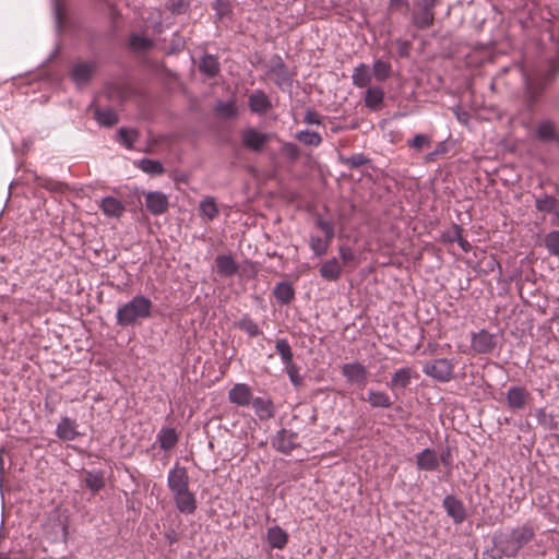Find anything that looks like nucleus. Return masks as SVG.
I'll list each match as a JSON object with an SVG mask.
<instances>
[{
	"label": "nucleus",
	"instance_id": "obj_1",
	"mask_svg": "<svg viewBox=\"0 0 559 559\" xmlns=\"http://www.w3.org/2000/svg\"><path fill=\"white\" fill-rule=\"evenodd\" d=\"M189 485L187 468L176 463L167 473V487L176 510L183 515H191L198 509L197 493L190 489Z\"/></svg>",
	"mask_w": 559,
	"mask_h": 559
},
{
	"label": "nucleus",
	"instance_id": "obj_2",
	"mask_svg": "<svg viewBox=\"0 0 559 559\" xmlns=\"http://www.w3.org/2000/svg\"><path fill=\"white\" fill-rule=\"evenodd\" d=\"M153 307V301L148 297L136 294L117 308L116 323L121 328L134 326L152 317Z\"/></svg>",
	"mask_w": 559,
	"mask_h": 559
},
{
	"label": "nucleus",
	"instance_id": "obj_3",
	"mask_svg": "<svg viewBox=\"0 0 559 559\" xmlns=\"http://www.w3.org/2000/svg\"><path fill=\"white\" fill-rule=\"evenodd\" d=\"M534 535L535 533L533 527L528 524H525L523 526L513 528L508 534L495 536L493 539L500 557L504 556L508 558H514L516 557L520 549L533 539Z\"/></svg>",
	"mask_w": 559,
	"mask_h": 559
},
{
	"label": "nucleus",
	"instance_id": "obj_4",
	"mask_svg": "<svg viewBox=\"0 0 559 559\" xmlns=\"http://www.w3.org/2000/svg\"><path fill=\"white\" fill-rule=\"evenodd\" d=\"M555 73L551 70L534 71L533 73L522 72L524 85V99L531 110L538 100L539 95L546 85L554 80Z\"/></svg>",
	"mask_w": 559,
	"mask_h": 559
},
{
	"label": "nucleus",
	"instance_id": "obj_5",
	"mask_svg": "<svg viewBox=\"0 0 559 559\" xmlns=\"http://www.w3.org/2000/svg\"><path fill=\"white\" fill-rule=\"evenodd\" d=\"M456 365L455 359H449V358H436L429 361H426L423 365V372L440 382V383H447L454 379V368Z\"/></svg>",
	"mask_w": 559,
	"mask_h": 559
},
{
	"label": "nucleus",
	"instance_id": "obj_6",
	"mask_svg": "<svg viewBox=\"0 0 559 559\" xmlns=\"http://www.w3.org/2000/svg\"><path fill=\"white\" fill-rule=\"evenodd\" d=\"M439 0H417L415 7L417 10L412 12L411 23L417 29H427L435 23V9Z\"/></svg>",
	"mask_w": 559,
	"mask_h": 559
},
{
	"label": "nucleus",
	"instance_id": "obj_7",
	"mask_svg": "<svg viewBox=\"0 0 559 559\" xmlns=\"http://www.w3.org/2000/svg\"><path fill=\"white\" fill-rule=\"evenodd\" d=\"M267 75L272 78L273 82L281 91H292L293 78L281 56L274 55L271 58Z\"/></svg>",
	"mask_w": 559,
	"mask_h": 559
},
{
	"label": "nucleus",
	"instance_id": "obj_8",
	"mask_svg": "<svg viewBox=\"0 0 559 559\" xmlns=\"http://www.w3.org/2000/svg\"><path fill=\"white\" fill-rule=\"evenodd\" d=\"M442 508L455 525L462 524L467 518L463 501L455 495H447L442 500Z\"/></svg>",
	"mask_w": 559,
	"mask_h": 559
},
{
	"label": "nucleus",
	"instance_id": "obj_9",
	"mask_svg": "<svg viewBox=\"0 0 559 559\" xmlns=\"http://www.w3.org/2000/svg\"><path fill=\"white\" fill-rule=\"evenodd\" d=\"M497 346V336L483 329L479 332L472 333L471 347L476 354H490Z\"/></svg>",
	"mask_w": 559,
	"mask_h": 559
},
{
	"label": "nucleus",
	"instance_id": "obj_10",
	"mask_svg": "<svg viewBox=\"0 0 559 559\" xmlns=\"http://www.w3.org/2000/svg\"><path fill=\"white\" fill-rule=\"evenodd\" d=\"M272 445L283 454H290L299 445L298 433L283 428L273 437Z\"/></svg>",
	"mask_w": 559,
	"mask_h": 559
},
{
	"label": "nucleus",
	"instance_id": "obj_11",
	"mask_svg": "<svg viewBox=\"0 0 559 559\" xmlns=\"http://www.w3.org/2000/svg\"><path fill=\"white\" fill-rule=\"evenodd\" d=\"M341 372L348 383L356 384L360 388L365 386L368 382V370L358 361L344 364L341 368Z\"/></svg>",
	"mask_w": 559,
	"mask_h": 559
},
{
	"label": "nucleus",
	"instance_id": "obj_12",
	"mask_svg": "<svg viewBox=\"0 0 559 559\" xmlns=\"http://www.w3.org/2000/svg\"><path fill=\"white\" fill-rule=\"evenodd\" d=\"M531 399V393L521 385H511L506 392L507 405L513 412L523 409Z\"/></svg>",
	"mask_w": 559,
	"mask_h": 559
},
{
	"label": "nucleus",
	"instance_id": "obj_13",
	"mask_svg": "<svg viewBox=\"0 0 559 559\" xmlns=\"http://www.w3.org/2000/svg\"><path fill=\"white\" fill-rule=\"evenodd\" d=\"M242 145L253 152H260L269 141V134L255 128H247L240 132Z\"/></svg>",
	"mask_w": 559,
	"mask_h": 559
},
{
	"label": "nucleus",
	"instance_id": "obj_14",
	"mask_svg": "<svg viewBox=\"0 0 559 559\" xmlns=\"http://www.w3.org/2000/svg\"><path fill=\"white\" fill-rule=\"evenodd\" d=\"M146 210L153 215H162L167 212L169 202L165 193L148 191L144 193Z\"/></svg>",
	"mask_w": 559,
	"mask_h": 559
},
{
	"label": "nucleus",
	"instance_id": "obj_15",
	"mask_svg": "<svg viewBox=\"0 0 559 559\" xmlns=\"http://www.w3.org/2000/svg\"><path fill=\"white\" fill-rule=\"evenodd\" d=\"M416 467L421 472H436L439 468V456L435 449L425 448L415 455Z\"/></svg>",
	"mask_w": 559,
	"mask_h": 559
},
{
	"label": "nucleus",
	"instance_id": "obj_16",
	"mask_svg": "<svg viewBox=\"0 0 559 559\" xmlns=\"http://www.w3.org/2000/svg\"><path fill=\"white\" fill-rule=\"evenodd\" d=\"M248 106L251 112L257 115H265L273 108L270 97L262 90H255L249 95Z\"/></svg>",
	"mask_w": 559,
	"mask_h": 559
},
{
	"label": "nucleus",
	"instance_id": "obj_17",
	"mask_svg": "<svg viewBox=\"0 0 559 559\" xmlns=\"http://www.w3.org/2000/svg\"><path fill=\"white\" fill-rule=\"evenodd\" d=\"M98 207L107 218H120L126 212L124 204L111 195L103 198L98 202Z\"/></svg>",
	"mask_w": 559,
	"mask_h": 559
},
{
	"label": "nucleus",
	"instance_id": "obj_18",
	"mask_svg": "<svg viewBox=\"0 0 559 559\" xmlns=\"http://www.w3.org/2000/svg\"><path fill=\"white\" fill-rule=\"evenodd\" d=\"M251 388L247 383H236L228 391V400L230 403L246 407L249 406L252 400Z\"/></svg>",
	"mask_w": 559,
	"mask_h": 559
},
{
	"label": "nucleus",
	"instance_id": "obj_19",
	"mask_svg": "<svg viewBox=\"0 0 559 559\" xmlns=\"http://www.w3.org/2000/svg\"><path fill=\"white\" fill-rule=\"evenodd\" d=\"M80 435L76 421L70 417H62L57 425L56 436L62 441H73Z\"/></svg>",
	"mask_w": 559,
	"mask_h": 559
},
{
	"label": "nucleus",
	"instance_id": "obj_20",
	"mask_svg": "<svg viewBox=\"0 0 559 559\" xmlns=\"http://www.w3.org/2000/svg\"><path fill=\"white\" fill-rule=\"evenodd\" d=\"M255 415L260 420H267L275 414L274 404L270 397L257 396L252 397L251 403Z\"/></svg>",
	"mask_w": 559,
	"mask_h": 559
},
{
	"label": "nucleus",
	"instance_id": "obj_21",
	"mask_svg": "<svg viewBox=\"0 0 559 559\" xmlns=\"http://www.w3.org/2000/svg\"><path fill=\"white\" fill-rule=\"evenodd\" d=\"M215 267L217 274L222 277L234 276L239 270L237 262L230 254H218L215 258Z\"/></svg>",
	"mask_w": 559,
	"mask_h": 559
},
{
	"label": "nucleus",
	"instance_id": "obj_22",
	"mask_svg": "<svg viewBox=\"0 0 559 559\" xmlns=\"http://www.w3.org/2000/svg\"><path fill=\"white\" fill-rule=\"evenodd\" d=\"M289 540V535L281 526L274 525L266 531V542L273 549H284Z\"/></svg>",
	"mask_w": 559,
	"mask_h": 559
},
{
	"label": "nucleus",
	"instance_id": "obj_23",
	"mask_svg": "<svg viewBox=\"0 0 559 559\" xmlns=\"http://www.w3.org/2000/svg\"><path fill=\"white\" fill-rule=\"evenodd\" d=\"M414 372L411 368H400L392 374L391 380L388 383V388L393 392L406 389L411 384Z\"/></svg>",
	"mask_w": 559,
	"mask_h": 559
},
{
	"label": "nucleus",
	"instance_id": "obj_24",
	"mask_svg": "<svg viewBox=\"0 0 559 559\" xmlns=\"http://www.w3.org/2000/svg\"><path fill=\"white\" fill-rule=\"evenodd\" d=\"M342 272V264L335 257L322 263L319 270L320 276L329 282H335L340 280Z\"/></svg>",
	"mask_w": 559,
	"mask_h": 559
},
{
	"label": "nucleus",
	"instance_id": "obj_25",
	"mask_svg": "<svg viewBox=\"0 0 559 559\" xmlns=\"http://www.w3.org/2000/svg\"><path fill=\"white\" fill-rule=\"evenodd\" d=\"M94 71V64L90 62H79L74 64L71 78L78 86L87 84Z\"/></svg>",
	"mask_w": 559,
	"mask_h": 559
},
{
	"label": "nucleus",
	"instance_id": "obj_26",
	"mask_svg": "<svg viewBox=\"0 0 559 559\" xmlns=\"http://www.w3.org/2000/svg\"><path fill=\"white\" fill-rule=\"evenodd\" d=\"M361 400L367 401L372 408H390L392 406L391 397L384 391L368 390L367 396H361Z\"/></svg>",
	"mask_w": 559,
	"mask_h": 559
},
{
	"label": "nucleus",
	"instance_id": "obj_27",
	"mask_svg": "<svg viewBox=\"0 0 559 559\" xmlns=\"http://www.w3.org/2000/svg\"><path fill=\"white\" fill-rule=\"evenodd\" d=\"M199 212L204 223H210L219 214V209L212 197H206L199 204Z\"/></svg>",
	"mask_w": 559,
	"mask_h": 559
},
{
	"label": "nucleus",
	"instance_id": "obj_28",
	"mask_svg": "<svg viewBox=\"0 0 559 559\" xmlns=\"http://www.w3.org/2000/svg\"><path fill=\"white\" fill-rule=\"evenodd\" d=\"M372 80V74L366 63H358L353 71L352 81L353 84L358 88L367 87Z\"/></svg>",
	"mask_w": 559,
	"mask_h": 559
},
{
	"label": "nucleus",
	"instance_id": "obj_29",
	"mask_svg": "<svg viewBox=\"0 0 559 559\" xmlns=\"http://www.w3.org/2000/svg\"><path fill=\"white\" fill-rule=\"evenodd\" d=\"M273 296L281 305H288L295 298V290L290 283L280 282L273 288Z\"/></svg>",
	"mask_w": 559,
	"mask_h": 559
},
{
	"label": "nucleus",
	"instance_id": "obj_30",
	"mask_svg": "<svg viewBox=\"0 0 559 559\" xmlns=\"http://www.w3.org/2000/svg\"><path fill=\"white\" fill-rule=\"evenodd\" d=\"M384 100V91L380 86H369L365 95V106L370 110H377Z\"/></svg>",
	"mask_w": 559,
	"mask_h": 559
},
{
	"label": "nucleus",
	"instance_id": "obj_31",
	"mask_svg": "<svg viewBox=\"0 0 559 559\" xmlns=\"http://www.w3.org/2000/svg\"><path fill=\"white\" fill-rule=\"evenodd\" d=\"M85 486L93 492L96 493L105 487L104 472L100 469H93L85 472L84 478Z\"/></svg>",
	"mask_w": 559,
	"mask_h": 559
},
{
	"label": "nucleus",
	"instance_id": "obj_32",
	"mask_svg": "<svg viewBox=\"0 0 559 559\" xmlns=\"http://www.w3.org/2000/svg\"><path fill=\"white\" fill-rule=\"evenodd\" d=\"M94 119L100 127L110 128L118 122V115L111 108H95Z\"/></svg>",
	"mask_w": 559,
	"mask_h": 559
},
{
	"label": "nucleus",
	"instance_id": "obj_33",
	"mask_svg": "<svg viewBox=\"0 0 559 559\" xmlns=\"http://www.w3.org/2000/svg\"><path fill=\"white\" fill-rule=\"evenodd\" d=\"M199 70L204 75L214 78L219 73L221 66L215 56L204 55L199 62Z\"/></svg>",
	"mask_w": 559,
	"mask_h": 559
},
{
	"label": "nucleus",
	"instance_id": "obj_34",
	"mask_svg": "<svg viewBox=\"0 0 559 559\" xmlns=\"http://www.w3.org/2000/svg\"><path fill=\"white\" fill-rule=\"evenodd\" d=\"M535 135L539 141H555L557 139L556 124L551 120L540 121L535 131Z\"/></svg>",
	"mask_w": 559,
	"mask_h": 559
},
{
	"label": "nucleus",
	"instance_id": "obj_35",
	"mask_svg": "<svg viewBox=\"0 0 559 559\" xmlns=\"http://www.w3.org/2000/svg\"><path fill=\"white\" fill-rule=\"evenodd\" d=\"M558 199L548 193L543 192L535 195V207L539 212L552 213L558 207Z\"/></svg>",
	"mask_w": 559,
	"mask_h": 559
},
{
	"label": "nucleus",
	"instance_id": "obj_36",
	"mask_svg": "<svg viewBox=\"0 0 559 559\" xmlns=\"http://www.w3.org/2000/svg\"><path fill=\"white\" fill-rule=\"evenodd\" d=\"M160 449L171 450L178 442V435L174 428H162L157 435Z\"/></svg>",
	"mask_w": 559,
	"mask_h": 559
},
{
	"label": "nucleus",
	"instance_id": "obj_37",
	"mask_svg": "<svg viewBox=\"0 0 559 559\" xmlns=\"http://www.w3.org/2000/svg\"><path fill=\"white\" fill-rule=\"evenodd\" d=\"M236 326L250 337L262 334L258 323L249 314H242L236 322Z\"/></svg>",
	"mask_w": 559,
	"mask_h": 559
},
{
	"label": "nucleus",
	"instance_id": "obj_38",
	"mask_svg": "<svg viewBox=\"0 0 559 559\" xmlns=\"http://www.w3.org/2000/svg\"><path fill=\"white\" fill-rule=\"evenodd\" d=\"M372 76L378 82L386 81L392 74V66L390 62L382 59H377L372 63Z\"/></svg>",
	"mask_w": 559,
	"mask_h": 559
},
{
	"label": "nucleus",
	"instance_id": "obj_39",
	"mask_svg": "<svg viewBox=\"0 0 559 559\" xmlns=\"http://www.w3.org/2000/svg\"><path fill=\"white\" fill-rule=\"evenodd\" d=\"M154 41L141 34L132 33L129 36V47L134 51H147L153 48Z\"/></svg>",
	"mask_w": 559,
	"mask_h": 559
},
{
	"label": "nucleus",
	"instance_id": "obj_40",
	"mask_svg": "<svg viewBox=\"0 0 559 559\" xmlns=\"http://www.w3.org/2000/svg\"><path fill=\"white\" fill-rule=\"evenodd\" d=\"M535 417L538 425H540L544 429L549 431H555L558 429V421L555 419L552 414L546 412L545 407L537 408L535 411Z\"/></svg>",
	"mask_w": 559,
	"mask_h": 559
},
{
	"label": "nucleus",
	"instance_id": "obj_41",
	"mask_svg": "<svg viewBox=\"0 0 559 559\" xmlns=\"http://www.w3.org/2000/svg\"><path fill=\"white\" fill-rule=\"evenodd\" d=\"M138 168L143 173L151 176L162 175L164 173V166L159 160L151 158H142L136 163Z\"/></svg>",
	"mask_w": 559,
	"mask_h": 559
},
{
	"label": "nucleus",
	"instance_id": "obj_42",
	"mask_svg": "<svg viewBox=\"0 0 559 559\" xmlns=\"http://www.w3.org/2000/svg\"><path fill=\"white\" fill-rule=\"evenodd\" d=\"M275 352L280 355L284 366L294 362L293 349L286 338H277L275 342Z\"/></svg>",
	"mask_w": 559,
	"mask_h": 559
},
{
	"label": "nucleus",
	"instance_id": "obj_43",
	"mask_svg": "<svg viewBox=\"0 0 559 559\" xmlns=\"http://www.w3.org/2000/svg\"><path fill=\"white\" fill-rule=\"evenodd\" d=\"M296 139L307 146L318 147L322 143V136L310 130H300L296 133Z\"/></svg>",
	"mask_w": 559,
	"mask_h": 559
},
{
	"label": "nucleus",
	"instance_id": "obj_44",
	"mask_svg": "<svg viewBox=\"0 0 559 559\" xmlns=\"http://www.w3.org/2000/svg\"><path fill=\"white\" fill-rule=\"evenodd\" d=\"M309 247L313 257H322L326 254L330 245L319 236L311 235L309 238Z\"/></svg>",
	"mask_w": 559,
	"mask_h": 559
},
{
	"label": "nucleus",
	"instance_id": "obj_45",
	"mask_svg": "<svg viewBox=\"0 0 559 559\" xmlns=\"http://www.w3.org/2000/svg\"><path fill=\"white\" fill-rule=\"evenodd\" d=\"M280 152L287 160L292 163L298 160L301 155L299 146L293 142H284Z\"/></svg>",
	"mask_w": 559,
	"mask_h": 559
},
{
	"label": "nucleus",
	"instance_id": "obj_46",
	"mask_svg": "<svg viewBox=\"0 0 559 559\" xmlns=\"http://www.w3.org/2000/svg\"><path fill=\"white\" fill-rule=\"evenodd\" d=\"M544 243L550 255L559 257V230L549 231L545 236Z\"/></svg>",
	"mask_w": 559,
	"mask_h": 559
},
{
	"label": "nucleus",
	"instance_id": "obj_47",
	"mask_svg": "<svg viewBox=\"0 0 559 559\" xmlns=\"http://www.w3.org/2000/svg\"><path fill=\"white\" fill-rule=\"evenodd\" d=\"M118 141L127 148H132L134 141L138 138V131L134 129L120 128L117 132Z\"/></svg>",
	"mask_w": 559,
	"mask_h": 559
},
{
	"label": "nucleus",
	"instance_id": "obj_48",
	"mask_svg": "<svg viewBox=\"0 0 559 559\" xmlns=\"http://www.w3.org/2000/svg\"><path fill=\"white\" fill-rule=\"evenodd\" d=\"M166 8L173 15H181L189 10L190 3L188 0H168Z\"/></svg>",
	"mask_w": 559,
	"mask_h": 559
},
{
	"label": "nucleus",
	"instance_id": "obj_49",
	"mask_svg": "<svg viewBox=\"0 0 559 559\" xmlns=\"http://www.w3.org/2000/svg\"><path fill=\"white\" fill-rule=\"evenodd\" d=\"M431 144V138L427 134H416L412 140H408L407 145L417 152Z\"/></svg>",
	"mask_w": 559,
	"mask_h": 559
},
{
	"label": "nucleus",
	"instance_id": "obj_50",
	"mask_svg": "<svg viewBox=\"0 0 559 559\" xmlns=\"http://www.w3.org/2000/svg\"><path fill=\"white\" fill-rule=\"evenodd\" d=\"M342 162L347 167L355 169L362 165L368 164L370 162V159L368 157H366L364 154L357 153V154H353L350 156L344 157L342 159Z\"/></svg>",
	"mask_w": 559,
	"mask_h": 559
},
{
	"label": "nucleus",
	"instance_id": "obj_51",
	"mask_svg": "<svg viewBox=\"0 0 559 559\" xmlns=\"http://www.w3.org/2000/svg\"><path fill=\"white\" fill-rule=\"evenodd\" d=\"M215 110L225 118H233L237 115V107L234 102H219Z\"/></svg>",
	"mask_w": 559,
	"mask_h": 559
},
{
	"label": "nucleus",
	"instance_id": "obj_52",
	"mask_svg": "<svg viewBox=\"0 0 559 559\" xmlns=\"http://www.w3.org/2000/svg\"><path fill=\"white\" fill-rule=\"evenodd\" d=\"M290 383L298 388L302 384V377L299 374V368L295 362L284 366Z\"/></svg>",
	"mask_w": 559,
	"mask_h": 559
},
{
	"label": "nucleus",
	"instance_id": "obj_53",
	"mask_svg": "<svg viewBox=\"0 0 559 559\" xmlns=\"http://www.w3.org/2000/svg\"><path fill=\"white\" fill-rule=\"evenodd\" d=\"M438 456H439V465L442 464L444 466V468H447L448 472L451 473L453 460H452V454H451L450 448H447L445 450H443L440 454H438Z\"/></svg>",
	"mask_w": 559,
	"mask_h": 559
},
{
	"label": "nucleus",
	"instance_id": "obj_54",
	"mask_svg": "<svg viewBox=\"0 0 559 559\" xmlns=\"http://www.w3.org/2000/svg\"><path fill=\"white\" fill-rule=\"evenodd\" d=\"M304 121L307 124H322L321 116L312 108H308L305 112Z\"/></svg>",
	"mask_w": 559,
	"mask_h": 559
},
{
	"label": "nucleus",
	"instance_id": "obj_55",
	"mask_svg": "<svg viewBox=\"0 0 559 559\" xmlns=\"http://www.w3.org/2000/svg\"><path fill=\"white\" fill-rule=\"evenodd\" d=\"M338 255L344 263L352 262L356 258L354 250L346 245H342L338 247Z\"/></svg>",
	"mask_w": 559,
	"mask_h": 559
},
{
	"label": "nucleus",
	"instance_id": "obj_56",
	"mask_svg": "<svg viewBox=\"0 0 559 559\" xmlns=\"http://www.w3.org/2000/svg\"><path fill=\"white\" fill-rule=\"evenodd\" d=\"M397 46V53L401 58H406L409 55L411 43L408 40L399 38L395 40Z\"/></svg>",
	"mask_w": 559,
	"mask_h": 559
},
{
	"label": "nucleus",
	"instance_id": "obj_57",
	"mask_svg": "<svg viewBox=\"0 0 559 559\" xmlns=\"http://www.w3.org/2000/svg\"><path fill=\"white\" fill-rule=\"evenodd\" d=\"M411 3L408 0H389L388 10L391 12H395L405 9L407 11Z\"/></svg>",
	"mask_w": 559,
	"mask_h": 559
},
{
	"label": "nucleus",
	"instance_id": "obj_58",
	"mask_svg": "<svg viewBox=\"0 0 559 559\" xmlns=\"http://www.w3.org/2000/svg\"><path fill=\"white\" fill-rule=\"evenodd\" d=\"M52 1V9H53V16L56 20L57 26L60 28L63 20V12L62 7L60 4L59 0H51Z\"/></svg>",
	"mask_w": 559,
	"mask_h": 559
},
{
	"label": "nucleus",
	"instance_id": "obj_59",
	"mask_svg": "<svg viewBox=\"0 0 559 559\" xmlns=\"http://www.w3.org/2000/svg\"><path fill=\"white\" fill-rule=\"evenodd\" d=\"M463 228L462 226L454 224L452 233H448L443 235V238L450 242H457V237H462Z\"/></svg>",
	"mask_w": 559,
	"mask_h": 559
},
{
	"label": "nucleus",
	"instance_id": "obj_60",
	"mask_svg": "<svg viewBox=\"0 0 559 559\" xmlns=\"http://www.w3.org/2000/svg\"><path fill=\"white\" fill-rule=\"evenodd\" d=\"M314 224L316 226L322 231H326L329 229H331L333 226V224L329 221H325L324 218H322L321 216L317 217L316 221H314Z\"/></svg>",
	"mask_w": 559,
	"mask_h": 559
},
{
	"label": "nucleus",
	"instance_id": "obj_61",
	"mask_svg": "<svg viewBox=\"0 0 559 559\" xmlns=\"http://www.w3.org/2000/svg\"><path fill=\"white\" fill-rule=\"evenodd\" d=\"M165 539L168 542L169 545H174L179 540V535L174 528H169L164 533Z\"/></svg>",
	"mask_w": 559,
	"mask_h": 559
},
{
	"label": "nucleus",
	"instance_id": "obj_62",
	"mask_svg": "<svg viewBox=\"0 0 559 559\" xmlns=\"http://www.w3.org/2000/svg\"><path fill=\"white\" fill-rule=\"evenodd\" d=\"M213 9L216 11L218 17L226 15L227 5L223 2V0H215L213 3Z\"/></svg>",
	"mask_w": 559,
	"mask_h": 559
},
{
	"label": "nucleus",
	"instance_id": "obj_63",
	"mask_svg": "<svg viewBox=\"0 0 559 559\" xmlns=\"http://www.w3.org/2000/svg\"><path fill=\"white\" fill-rule=\"evenodd\" d=\"M445 152V146L443 143H439L438 146L436 147V150L431 153H429L427 156H426V159L428 162H432L435 160L436 156H438L439 154H442Z\"/></svg>",
	"mask_w": 559,
	"mask_h": 559
},
{
	"label": "nucleus",
	"instance_id": "obj_64",
	"mask_svg": "<svg viewBox=\"0 0 559 559\" xmlns=\"http://www.w3.org/2000/svg\"><path fill=\"white\" fill-rule=\"evenodd\" d=\"M457 245L464 252H469L472 250V245L463 236L457 237Z\"/></svg>",
	"mask_w": 559,
	"mask_h": 559
}]
</instances>
